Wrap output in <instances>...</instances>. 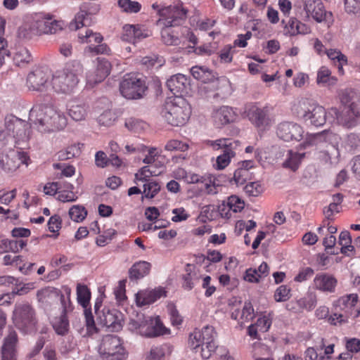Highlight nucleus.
<instances>
[{"mask_svg": "<svg viewBox=\"0 0 360 360\" xmlns=\"http://www.w3.org/2000/svg\"><path fill=\"white\" fill-rule=\"evenodd\" d=\"M30 120L37 125L41 132L60 130L67 124L63 113L47 105H34L30 112Z\"/></svg>", "mask_w": 360, "mask_h": 360, "instance_id": "1", "label": "nucleus"}, {"mask_svg": "<svg viewBox=\"0 0 360 360\" xmlns=\"http://www.w3.org/2000/svg\"><path fill=\"white\" fill-rule=\"evenodd\" d=\"M83 72V66L79 61L67 63L65 68L53 76L51 84L57 93L70 94L79 83L78 77Z\"/></svg>", "mask_w": 360, "mask_h": 360, "instance_id": "2", "label": "nucleus"}, {"mask_svg": "<svg viewBox=\"0 0 360 360\" xmlns=\"http://www.w3.org/2000/svg\"><path fill=\"white\" fill-rule=\"evenodd\" d=\"M161 113L169 124L181 127L189 120L191 109L185 98L176 96L167 98Z\"/></svg>", "mask_w": 360, "mask_h": 360, "instance_id": "3", "label": "nucleus"}, {"mask_svg": "<svg viewBox=\"0 0 360 360\" xmlns=\"http://www.w3.org/2000/svg\"><path fill=\"white\" fill-rule=\"evenodd\" d=\"M11 319L14 326L23 334H30L37 330L36 310L27 301L15 303Z\"/></svg>", "mask_w": 360, "mask_h": 360, "instance_id": "4", "label": "nucleus"}, {"mask_svg": "<svg viewBox=\"0 0 360 360\" xmlns=\"http://www.w3.org/2000/svg\"><path fill=\"white\" fill-rule=\"evenodd\" d=\"M98 352L105 360H125L128 356L123 341L114 335H107L102 338Z\"/></svg>", "mask_w": 360, "mask_h": 360, "instance_id": "5", "label": "nucleus"}, {"mask_svg": "<svg viewBox=\"0 0 360 360\" xmlns=\"http://www.w3.org/2000/svg\"><path fill=\"white\" fill-rule=\"evenodd\" d=\"M157 25L162 27H176L182 25L186 19L187 10L182 3H177L158 10Z\"/></svg>", "mask_w": 360, "mask_h": 360, "instance_id": "6", "label": "nucleus"}, {"mask_svg": "<svg viewBox=\"0 0 360 360\" xmlns=\"http://www.w3.org/2000/svg\"><path fill=\"white\" fill-rule=\"evenodd\" d=\"M6 134L12 136L16 143L29 140L30 137V124L13 115H8L5 117Z\"/></svg>", "mask_w": 360, "mask_h": 360, "instance_id": "7", "label": "nucleus"}, {"mask_svg": "<svg viewBox=\"0 0 360 360\" xmlns=\"http://www.w3.org/2000/svg\"><path fill=\"white\" fill-rule=\"evenodd\" d=\"M328 115L335 119L338 124L347 129L356 127L360 122V110L355 103L345 105L341 110L331 108Z\"/></svg>", "mask_w": 360, "mask_h": 360, "instance_id": "8", "label": "nucleus"}, {"mask_svg": "<svg viewBox=\"0 0 360 360\" xmlns=\"http://www.w3.org/2000/svg\"><path fill=\"white\" fill-rule=\"evenodd\" d=\"M176 172L186 183L200 184V194L213 195L218 193L219 185L216 184V178L213 175L200 176L194 173H186L182 169H179Z\"/></svg>", "mask_w": 360, "mask_h": 360, "instance_id": "9", "label": "nucleus"}, {"mask_svg": "<svg viewBox=\"0 0 360 360\" xmlns=\"http://www.w3.org/2000/svg\"><path fill=\"white\" fill-rule=\"evenodd\" d=\"M146 89L145 81L134 74L126 75L120 84L121 94L127 99L141 98Z\"/></svg>", "mask_w": 360, "mask_h": 360, "instance_id": "10", "label": "nucleus"}, {"mask_svg": "<svg viewBox=\"0 0 360 360\" xmlns=\"http://www.w3.org/2000/svg\"><path fill=\"white\" fill-rule=\"evenodd\" d=\"M303 9L308 18H313L317 22H324L328 27L333 23V15L327 11L321 0H304Z\"/></svg>", "mask_w": 360, "mask_h": 360, "instance_id": "11", "label": "nucleus"}, {"mask_svg": "<svg viewBox=\"0 0 360 360\" xmlns=\"http://www.w3.org/2000/svg\"><path fill=\"white\" fill-rule=\"evenodd\" d=\"M319 138L320 135L318 134L309 136L302 143L299 145L297 147L298 151L288 150L286 154V158L283 163V167L284 168L290 169L294 172L296 171L298 169L301 161L305 156V153H301L300 151L316 145Z\"/></svg>", "mask_w": 360, "mask_h": 360, "instance_id": "12", "label": "nucleus"}, {"mask_svg": "<svg viewBox=\"0 0 360 360\" xmlns=\"http://www.w3.org/2000/svg\"><path fill=\"white\" fill-rule=\"evenodd\" d=\"M245 113L251 123L258 129H265L271 124V119L267 106L261 108L256 103H250L245 105Z\"/></svg>", "mask_w": 360, "mask_h": 360, "instance_id": "13", "label": "nucleus"}, {"mask_svg": "<svg viewBox=\"0 0 360 360\" xmlns=\"http://www.w3.org/2000/svg\"><path fill=\"white\" fill-rule=\"evenodd\" d=\"M30 160L27 153L11 150L0 154V167L6 172L12 173L22 164L28 165Z\"/></svg>", "mask_w": 360, "mask_h": 360, "instance_id": "14", "label": "nucleus"}, {"mask_svg": "<svg viewBox=\"0 0 360 360\" xmlns=\"http://www.w3.org/2000/svg\"><path fill=\"white\" fill-rule=\"evenodd\" d=\"M300 103L304 107H307V110L303 114L305 121H309L310 124L315 127H321L326 123L327 112L323 106L310 103L307 99L302 100Z\"/></svg>", "mask_w": 360, "mask_h": 360, "instance_id": "15", "label": "nucleus"}, {"mask_svg": "<svg viewBox=\"0 0 360 360\" xmlns=\"http://www.w3.org/2000/svg\"><path fill=\"white\" fill-rule=\"evenodd\" d=\"M359 296L356 293L343 295L333 303V307L338 311H342L348 318L356 319L360 315V310L356 308Z\"/></svg>", "mask_w": 360, "mask_h": 360, "instance_id": "16", "label": "nucleus"}, {"mask_svg": "<svg viewBox=\"0 0 360 360\" xmlns=\"http://www.w3.org/2000/svg\"><path fill=\"white\" fill-rule=\"evenodd\" d=\"M97 321L112 331H119L122 328L123 314L116 309L104 307L101 310V314H99Z\"/></svg>", "mask_w": 360, "mask_h": 360, "instance_id": "17", "label": "nucleus"}, {"mask_svg": "<svg viewBox=\"0 0 360 360\" xmlns=\"http://www.w3.org/2000/svg\"><path fill=\"white\" fill-rule=\"evenodd\" d=\"M237 116V113L233 108L222 105L213 109L211 114V119L216 127L221 128L235 122Z\"/></svg>", "mask_w": 360, "mask_h": 360, "instance_id": "18", "label": "nucleus"}, {"mask_svg": "<svg viewBox=\"0 0 360 360\" xmlns=\"http://www.w3.org/2000/svg\"><path fill=\"white\" fill-rule=\"evenodd\" d=\"M337 285L338 279L333 274L329 273H319L313 280V288L325 293L335 292Z\"/></svg>", "mask_w": 360, "mask_h": 360, "instance_id": "19", "label": "nucleus"}, {"mask_svg": "<svg viewBox=\"0 0 360 360\" xmlns=\"http://www.w3.org/2000/svg\"><path fill=\"white\" fill-rule=\"evenodd\" d=\"M110 70V63L104 58H98L95 70L86 75L87 83L93 86L103 82L109 75Z\"/></svg>", "mask_w": 360, "mask_h": 360, "instance_id": "20", "label": "nucleus"}, {"mask_svg": "<svg viewBox=\"0 0 360 360\" xmlns=\"http://www.w3.org/2000/svg\"><path fill=\"white\" fill-rule=\"evenodd\" d=\"M278 136L285 141H290L292 140L300 141L303 136L302 127L293 122H282L277 128Z\"/></svg>", "mask_w": 360, "mask_h": 360, "instance_id": "21", "label": "nucleus"}, {"mask_svg": "<svg viewBox=\"0 0 360 360\" xmlns=\"http://www.w3.org/2000/svg\"><path fill=\"white\" fill-rule=\"evenodd\" d=\"M198 330L205 343V347L201 349V356L202 359H208L217 347L214 341L217 333L213 326L208 325Z\"/></svg>", "mask_w": 360, "mask_h": 360, "instance_id": "22", "label": "nucleus"}, {"mask_svg": "<svg viewBox=\"0 0 360 360\" xmlns=\"http://www.w3.org/2000/svg\"><path fill=\"white\" fill-rule=\"evenodd\" d=\"M18 342V333L13 329H11L4 338L1 347V360H17L16 347Z\"/></svg>", "mask_w": 360, "mask_h": 360, "instance_id": "23", "label": "nucleus"}, {"mask_svg": "<svg viewBox=\"0 0 360 360\" xmlns=\"http://www.w3.org/2000/svg\"><path fill=\"white\" fill-rule=\"evenodd\" d=\"M229 146H224L221 149L223 153L217 156L214 167L218 170L225 169L231 162V159L236 156V150L240 146V141L237 140H231Z\"/></svg>", "mask_w": 360, "mask_h": 360, "instance_id": "24", "label": "nucleus"}, {"mask_svg": "<svg viewBox=\"0 0 360 360\" xmlns=\"http://www.w3.org/2000/svg\"><path fill=\"white\" fill-rule=\"evenodd\" d=\"M166 296L167 292L161 287L153 290H141L136 295V302L139 307L149 305Z\"/></svg>", "mask_w": 360, "mask_h": 360, "instance_id": "25", "label": "nucleus"}, {"mask_svg": "<svg viewBox=\"0 0 360 360\" xmlns=\"http://www.w3.org/2000/svg\"><path fill=\"white\" fill-rule=\"evenodd\" d=\"M49 77V75L46 72L41 68H37L27 75V86L33 91H42Z\"/></svg>", "mask_w": 360, "mask_h": 360, "instance_id": "26", "label": "nucleus"}, {"mask_svg": "<svg viewBox=\"0 0 360 360\" xmlns=\"http://www.w3.org/2000/svg\"><path fill=\"white\" fill-rule=\"evenodd\" d=\"M272 323V317L270 314H263L257 319L254 324L248 328V335L253 339H259L258 333H266L269 330Z\"/></svg>", "mask_w": 360, "mask_h": 360, "instance_id": "27", "label": "nucleus"}, {"mask_svg": "<svg viewBox=\"0 0 360 360\" xmlns=\"http://www.w3.org/2000/svg\"><path fill=\"white\" fill-rule=\"evenodd\" d=\"M245 206L244 201L236 195L230 196L227 202H224L219 207V212L221 217L225 218L231 217V212L236 213L240 212Z\"/></svg>", "mask_w": 360, "mask_h": 360, "instance_id": "28", "label": "nucleus"}, {"mask_svg": "<svg viewBox=\"0 0 360 360\" xmlns=\"http://www.w3.org/2000/svg\"><path fill=\"white\" fill-rule=\"evenodd\" d=\"M187 84L188 79L184 75L176 74L172 76L167 81L166 85L174 96H181L182 94L185 91Z\"/></svg>", "mask_w": 360, "mask_h": 360, "instance_id": "29", "label": "nucleus"}, {"mask_svg": "<svg viewBox=\"0 0 360 360\" xmlns=\"http://www.w3.org/2000/svg\"><path fill=\"white\" fill-rule=\"evenodd\" d=\"M53 18V15L49 13H37L33 16L32 22V29L35 30L37 33L46 34L49 22Z\"/></svg>", "mask_w": 360, "mask_h": 360, "instance_id": "30", "label": "nucleus"}, {"mask_svg": "<svg viewBox=\"0 0 360 360\" xmlns=\"http://www.w3.org/2000/svg\"><path fill=\"white\" fill-rule=\"evenodd\" d=\"M151 264L146 261L135 262L129 270V278L131 281L140 280L149 274Z\"/></svg>", "mask_w": 360, "mask_h": 360, "instance_id": "31", "label": "nucleus"}, {"mask_svg": "<svg viewBox=\"0 0 360 360\" xmlns=\"http://www.w3.org/2000/svg\"><path fill=\"white\" fill-rule=\"evenodd\" d=\"M283 32L285 35L288 36L307 34L310 32V28L295 18H291L285 25Z\"/></svg>", "mask_w": 360, "mask_h": 360, "instance_id": "32", "label": "nucleus"}, {"mask_svg": "<svg viewBox=\"0 0 360 360\" xmlns=\"http://www.w3.org/2000/svg\"><path fill=\"white\" fill-rule=\"evenodd\" d=\"M326 54L332 63L338 68V72L340 75H344L343 66L347 65V58L340 51L330 49L326 51Z\"/></svg>", "mask_w": 360, "mask_h": 360, "instance_id": "33", "label": "nucleus"}, {"mask_svg": "<svg viewBox=\"0 0 360 360\" xmlns=\"http://www.w3.org/2000/svg\"><path fill=\"white\" fill-rule=\"evenodd\" d=\"M87 108L84 103L73 101L69 104L68 114L72 120L82 121L87 116Z\"/></svg>", "mask_w": 360, "mask_h": 360, "instance_id": "34", "label": "nucleus"}, {"mask_svg": "<svg viewBox=\"0 0 360 360\" xmlns=\"http://www.w3.org/2000/svg\"><path fill=\"white\" fill-rule=\"evenodd\" d=\"M51 324L58 335L64 336L67 335L70 330V323L67 314H60L55 316L51 321Z\"/></svg>", "mask_w": 360, "mask_h": 360, "instance_id": "35", "label": "nucleus"}, {"mask_svg": "<svg viewBox=\"0 0 360 360\" xmlns=\"http://www.w3.org/2000/svg\"><path fill=\"white\" fill-rule=\"evenodd\" d=\"M150 326L148 327L147 331L144 335L148 337H155L160 335L167 333V328L163 325L159 316L154 319H150Z\"/></svg>", "mask_w": 360, "mask_h": 360, "instance_id": "36", "label": "nucleus"}, {"mask_svg": "<svg viewBox=\"0 0 360 360\" xmlns=\"http://www.w3.org/2000/svg\"><path fill=\"white\" fill-rule=\"evenodd\" d=\"M338 79L331 75V71L326 67L322 66L318 70L316 82L319 85L330 86L336 84Z\"/></svg>", "mask_w": 360, "mask_h": 360, "instance_id": "37", "label": "nucleus"}, {"mask_svg": "<svg viewBox=\"0 0 360 360\" xmlns=\"http://www.w3.org/2000/svg\"><path fill=\"white\" fill-rule=\"evenodd\" d=\"M91 293L90 289L84 284L78 283L77 285V300L84 309H89Z\"/></svg>", "mask_w": 360, "mask_h": 360, "instance_id": "38", "label": "nucleus"}, {"mask_svg": "<svg viewBox=\"0 0 360 360\" xmlns=\"http://www.w3.org/2000/svg\"><path fill=\"white\" fill-rule=\"evenodd\" d=\"M193 77L202 83L211 82L214 80V76L208 68L200 66H194L191 69Z\"/></svg>", "mask_w": 360, "mask_h": 360, "instance_id": "39", "label": "nucleus"}, {"mask_svg": "<svg viewBox=\"0 0 360 360\" xmlns=\"http://www.w3.org/2000/svg\"><path fill=\"white\" fill-rule=\"evenodd\" d=\"M78 38L81 43H101L103 41V37L100 33L94 32L89 28L85 27L84 30H79Z\"/></svg>", "mask_w": 360, "mask_h": 360, "instance_id": "40", "label": "nucleus"}, {"mask_svg": "<svg viewBox=\"0 0 360 360\" xmlns=\"http://www.w3.org/2000/svg\"><path fill=\"white\" fill-rule=\"evenodd\" d=\"M195 266L187 264L185 267V274L182 275V287L187 290H191L194 287V281L198 278L194 271Z\"/></svg>", "mask_w": 360, "mask_h": 360, "instance_id": "41", "label": "nucleus"}, {"mask_svg": "<svg viewBox=\"0 0 360 360\" xmlns=\"http://www.w3.org/2000/svg\"><path fill=\"white\" fill-rule=\"evenodd\" d=\"M32 60V56L28 49L25 47H18L14 53L13 62L17 66H24Z\"/></svg>", "mask_w": 360, "mask_h": 360, "instance_id": "42", "label": "nucleus"}, {"mask_svg": "<svg viewBox=\"0 0 360 360\" xmlns=\"http://www.w3.org/2000/svg\"><path fill=\"white\" fill-rule=\"evenodd\" d=\"M172 27H162L161 37L162 41L168 46L178 45L180 39L177 34L172 29Z\"/></svg>", "mask_w": 360, "mask_h": 360, "instance_id": "43", "label": "nucleus"}, {"mask_svg": "<svg viewBox=\"0 0 360 360\" xmlns=\"http://www.w3.org/2000/svg\"><path fill=\"white\" fill-rule=\"evenodd\" d=\"M59 296V293L54 288L46 287L39 290L37 292V299L39 302L50 303L53 297Z\"/></svg>", "mask_w": 360, "mask_h": 360, "instance_id": "44", "label": "nucleus"}, {"mask_svg": "<svg viewBox=\"0 0 360 360\" xmlns=\"http://www.w3.org/2000/svg\"><path fill=\"white\" fill-rule=\"evenodd\" d=\"M164 63L165 60L163 58L156 55L143 57L140 60L141 65L146 69L153 68H158L162 66Z\"/></svg>", "mask_w": 360, "mask_h": 360, "instance_id": "45", "label": "nucleus"}, {"mask_svg": "<svg viewBox=\"0 0 360 360\" xmlns=\"http://www.w3.org/2000/svg\"><path fill=\"white\" fill-rule=\"evenodd\" d=\"M68 213L70 219L76 222H82L87 216V210L80 205L72 206Z\"/></svg>", "mask_w": 360, "mask_h": 360, "instance_id": "46", "label": "nucleus"}, {"mask_svg": "<svg viewBox=\"0 0 360 360\" xmlns=\"http://www.w3.org/2000/svg\"><path fill=\"white\" fill-rule=\"evenodd\" d=\"M81 153L79 144H73L58 152V158L60 160H67L79 156Z\"/></svg>", "mask_w": 360, "mask_h": 360, "instance_id": "47", "label": "nucleus"}, {"mask_svg": "<svg viewBox=\"0 0 360 360\" xmlns=\"http://www.w3.org/2000/svg\"><path fill=\"white\" fill-rule=\"evenodd\" d=\"M84 314L85 317V326L86 328V334L92 335L98 332V328L96 326L94 316L91 309H84Z\"/></svg>", "mask_w": 360, "mask_h": 360, "instance_id": "48", "label": "nucleus"}, {"mask_svg": "<svg viewBox=\"0 0 360 360\" xmlns=\"http://www.w3.org/2000/svg\"><path fill=\"white\" fill-rule=\"evenodd\" d=\"M188 345L192 349L195 350V352H197L198 349H201L202 347H205V343L202 339L201 335L198 330H195L190 334Z\"/></svg>", "mask_w": 360, "mask_h": 360, "instance_id": "49", "label": "nucleus"}, {"mask_svg": "<svg viewBox=\"0 0 360 360\" xmlns=\"http://www.w3.org/2000/svg\"><path fill=\"white\" fill-rule=\"evenodd\" d=\"M117 119L115 113L112 110H105L98 117L99 125L110 127L112 126Z\"/></svg>", "mask_w": 360, "mask_h": 360, "instance_id": "50", "label": "nucleus"}, {"mask_svg": "<svg viewBox=\"0 0 360 360\" xmlns=\"http://www.w3.org/2000/svg\"><path fill=\"white\" fill-rule=\"evenodd\" d=\"M125 127L131 131L140 133L146 127V123L139 119L130 117L126 120Z\"/></svg>", "mask_w": 360, "mask_h": 360, "instance_id": "51", "label": "nucleus"}, {"mask_svg": "<svg viewBox=\"0 0 360 360\" xmlns=\"http://www.w3.org/2000/svg\"><path fill=\"white\" fill-rule=\"evenodd\" d=\"M317 299L314 295H308L297 301L300 308L307 311H311L316 305Z\"/></svg>", "mask_w": 360, "mask_h": 360, "instance_id": "52", "label": "nucleus"}, {"mask_svg": "<svg viewBox=\"0 0 360 360\" xmlns=\"http://www.w3.org/2000/svg\"><path fill=\"white\" fill-rule=\"evenodd\" d=\"M166 345L153 346L150 350L146 360H165Z\"/></svg>", "mask_w": 360, "mask_h": 360, "instance_id": "53", "label": "nucleus"}, {"mask_svg": "<svg viewBox=\"0 0 360 360\" xmlns=\"http://www.w3.org/2000/svg\"><path fill=\"white\" fill-rule=\"evenodd\" d=\"M160 186L156 181H148L143 184V194L146 198H153L160 191Z\"/></svg>", "mask_w": 360, "mask_h": 360, "instance_id": "54", "label": "nucleus"}, {"mask_svg": "<svg viewBox=\"0 0 360 360\" xmlns=\"http://www.w3.org/2000/svg\"><path fill=\"white\" fill-rule=\"evenodd\" d=\"M65 291L66 293V296L63 294H60V300L63 309L61 314H67L68 312L72 311L74 307L70 301L71 289L68 287H66L65 288Z\"/></svg>", "mask_w": 360, "mask_h": 360, "instance_id": "55", "label": "nucleus"}, {"mask_svg": "<svg viewBox=\"0 0 360 360\" xmlns=\"http://www.w3.org/2000/svg\"><path fill=\"white\" fill-rule=\"evenodd\" d=\"M118 6L123 11L131 13H138L141 8V6L139 2L132 1L131 0H119Z\"/></svg>", "mask_w": 360, "mask_h": 360, "instance_id": "56", "label": "nucleus"}, {"mask_svg": "<svg viewBox=\"0 0 360 360\" xmlns=\"http://www.w3.org/2000/svg\"><path fill=\"white\" fill-rule=\"evenodd\" d=\"M235 53L234 47L231 44L226 45L219 52V57L220 61L224 63H229L233 60V56Z\"/></svg>", "mask_w": 360, "mask_h": 360, "instance_id": "57", "label": "nucleus"}, {"mask_svg": "<svg viewBox=\"0 0 360 360\" xmlns=\"http://www.w3.org/2000/svg\"><path fill=\"white\" fill-rule=\"evenodd\" d=\"M345 12L360 17V0H345Z\"/></svg>", "mask_w": 360, "mask_h": 360, "instance_id": "58", "label": "nucleus"}, {"mask_svg": "<svg viewBox=\"0 0 360 360\" xmlns=\"http://www.w3.org/2000/svg\"><path fill=\"white\" fill-rule=\"evenodd\" d=\"M250 178V173L245 168H238L233 174V181L238 185H243Z\"/></svg>", "mask_w": 360, "mask_h": 360, "instance_id": "59", "label": "nucleus"}, {"mask_svg": "<svg viewBox=\"0 0 360 360\" xmlns=\"http://www.w3.org/2000/svg\"><path fill=\"white\" fill-rule=\"evenodd\" d=\"M154 172L150 169V166L143 167L135 174V183L139 184V181L148 182L149 179L153 175Z\"/></svg>", "mask_w": 360, "mask_h": 360, "instance_id": "60", "label": "nucleus"}, {"mask_svg": "<svg viewBox=\"0 0 360 360\" xmlns=\"http://www.w3.org/2000/svg\"><path fill=\"white\" fill-rule=\"evenodd\" d=\"M87 16V13L84 11H80L78 12L74 20L70 23V27L72 30H80L85 27V20Z\"/></svg>", "mask_w": 360, "mask_h": 360, "instance_id": "61", "label": "nucleus"}, {"mask_svg": "<svg viewBox=\"0 0 360 360\" xmlns=\"http://www.w3.org/2000/svg\"><path fill=\"white\" fill-rule=\"evenodd\" d=\"M244 190L249 195L258 196L263 192L264 188L259 181H253L246 184Z\"/></svg>", "mask_w": 360, "mask_h": 360, "instance_id": "62", "label": "nucleus"}, {"mask_svg": "<svg viewBox=\"0 0 360 360\" xmlns=\"http://www.w3.org/2000/svg\"><path fill=\"white\" fill-rule=\"evenodd\" d=\"M188 148L186 143L176 139L169 141L165 146V149L168 151H185Z\"/></svg>", "mask_w": 360, "mask_h": 360, "instance_id": "63", "label": "nucleus"}, {"mask_svg": "<svg viewBox=\"0 0 360 360\" xmlns=\"http://www.w3.org/2000/svg\"><path fill=\"white\" fill-rule=\"evenodd\" d=\"M290 297V289L286 285L279 286L274 292V299L276 302H285Z\"/></svg>", "mask_w": 360, "mask_h": 360, "instance_id": "64", "label": "nucleus"}]
</instances>
